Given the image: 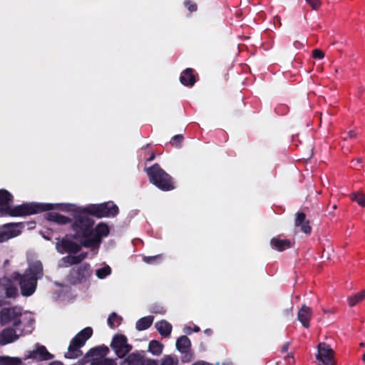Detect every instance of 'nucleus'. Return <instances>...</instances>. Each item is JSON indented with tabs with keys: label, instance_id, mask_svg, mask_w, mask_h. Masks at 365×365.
<instances>
[{
	"label": "nucleus",
	"instance_id": "24",
	"mask_svg": "<svg viewBox=\"0 0 365 365\" xmlns=\"http://www.w3.org/2000/svg\"><path fill=\"white\" fill-rule=\"evenodd\" d=\"M163 345L156 340H152L149 343L148 351L153 355L159 356L163 351Z\"/></svg>",
	"mask_w": 365,
	"mask_h": 365
},
{
	"label": "nucleus",
	"instance_id": "10",
	"mask_svg": "<svg viewBox=\"0 0 365 365\" xmlns=\"http://www.w3.org/2000/svg\"><path fill=\"white\" fill-rule=\"evenodd\" d=\"M24 227L22 223H11L5 225L0 230V242L7 241L20 235Z\"/></svg>",
	"mask_w": 365,
	"mask_h": 365
},
{
	"label": "nucleus",
	"instance_id": "30",
	"mask_svg": "<svg viewBox=\"0 0 365 365\" xmlns=\"http://www.w3.org/2000/svg\"><path fill=\"white\" fill-rule=\"evenodd\" d=\"M178 360L176 357L165 356L162 359L161 365H178Z\"/></svg>",
	"mask_w": 365,
	"mask_h": 365
},
{
	"label": "nucleus",
	"instance_id": "21",
	"mask_svg": "<svg viewBox=\"0 0 365 365\" xmlns=\"http://www.w3.org/2000/svg\"><path fill=\"white\" fill-rule=\"evenodd\" d=\"M190 346V341L186 336H180L176 342V348L182 353H186Z\"/></svg>",
	"mask_w": 365,
	"mask_h": 365
},
{
	"label": "nucleus",
	"instance_id": "45",
	"mask_svg": "<svg viewBox=\"0 0 365 365\" xmlns=\"http://www.w3.org/2000/svg\"><path fill=\"white\" fill-rule=\"evenodd\" d=\"M360 346H361V347L365 346V343L364 342L360 343Z\"/></svg>",
	"mask_w": 365,
	"mask_h": 365
},
{
	"label": "nucleus",
	"instance_id": "25",
	"mask_svg": "<svg viewBox=\"0 0 365 365\" xmlns=\"http://www.w3.org/2000/svg\"><path fill=\"white\" fill-rule=\"evenodd\" d=\"M365 299V289L360 292L348 297V302L350 307H354Z\"/></svg>",
	"mask_w": 365,
	"mask_h": 365
},
{
	"label": "nucleus",
	"instance_id": "28",
	"mask_svg": "<svg viewBox=\"0 0 365 365\" xmlns=\"http://www.w3.org/2000/svg\"><path fill=\"white\" fill-rule=\"evenodd\" d=\"M122 322V317L116 314L115 313H112L108 319V324L110 327L115 328L120 324Z\"/></svg>",
	"mask_w": 365,
	"mask_h": 365
},
{
	"label": "nucleus",
	"instance_id": "32",
	"mask_svg": "<svg viewBox=\"0 0 365 365\" xmlns=\"http://www.w3.org/2000/svg\"><path fill=\"white\" fill-rule=\"evenodd\" d=\"M81 272L79 274V278L86 277L91 275V271L89 269V266L87 264H83L80 268Z\"/></svg>",
	"mask_w": 365,
	"mask_h": 365
},
{
	"label": "nucleus",
	"instance_id": "14",
	"mask_svg": "<svg viewBox=\"0 0 365 365\" xmlns=\"http://www.w3.org/2000/svg\"><path fill=\"white\" fill-rule=\"evenodd\" d=\"M0 292H4L7 297H15L18 294V289L8 278L0 279Z\"/></svg>",
	"mask_w": 365,
	"mask_h": 365
},
{
	"label": "nucleus",
	"instance_id": "15",
	"mask_svg": "<svg viewBox=\"0 0 365 365\" xmlns=\"http://www.w3.org/2000/svg\"><path fill=\"white\" fill-rule=\"evenodd\" d=\"M312 314V309L306 305H303L298 312V319L305 328H309V327Z\"/></svg>",
	"mask_w": 365,
	"mask_h": 365
},
{
	"label": "nucleus",
	"instance_id": "40",
	"mask_svg": "<svg viewBox=\"0 0 365 365\" xmlns=\"http://www.w3.org/2000/svg\"><path fill=\"white\" fill-rule=\"evenodd\" d=\"M50 365H62V364L60 362L56 361V362L51 363Z\"/></svg>",
	"mask_w": 365,
	"mask_h": 365
},
{
	"label": "nucleus",
	"instance_id": "3",
	"mask_svg": "<svg viewBox=\"0 0 365 365\" xmlns=\"http://www.w3.org/2000/svg\"><path fill=\"white\" fill-rule=\"evenodd\" d=\"M43 276V266L40 261L29 262V268L23 276L14 273L12 277L19 280L21 293L24 296L31 295L36 290V282Z\"/></svg>",
	"mask_w": 365,
	"mask_h": 365
},
{
	"label": "nucleus",
	"instance_id": "41",
	"mask_svg": "<svg viewBox=\"0 0 365 365\" xmlns=\"http://www.w3.org/2000/svg\"><path fill=\"white\" fill-rule=\"evenodd\" d=\"M185 333L189 334V333L190 332V328H188V327H185Z\"/></svg>",
	"mask_w": 365,
	"mask_h": 365
},
{
	"label": "nucleus",
	"instance_id": "5",
	"mask_svg": "<svg viewBox=\"0 0 365 365\" xmlns=\"http://www.w3.org/2000/svg\"><path fill=\"white\" fill-rule=\"evenodd\" d=\"M150 181L160 189L168 191L174 188L171 177L158 164L146 169Z\"/></svg>",
	"mask_w": 365,
	"mask_h": 365
},
{
	"label": "nucleus",
	"instance_id": "42",
	"mask_svg": "<svg viewBox=\"0 0 365 365\" xmlns=\"http://www.w3.org/2000/svg\"><path fill=\"white\" fill-rule=\"evenodd\" d=\"M287 350V345L284 346L283 348H282V351H286Z\"/></svg>",
	"mask_w": 365,
	"mask_h": 365
},
{
	"label": "nucleus",
	"instance_id": "38",
	"mask_svg": "<svg viewBox=\"0 0 365 365\" xmlns=\"http://www.w3.org/2000/svg\"><path fill=\"white\" fill-rule=\"evenodd\" d=\"M361 162H362L361 158H358V159H356V160L354 163V165L356 166V164L360 165L361 163Z\"/></svg>",
	"mask_w": 365,
	"mask_h": 365
},
{
	"label": "nucleus",
	"instance_id": "43",
	"mask_svg": "<svg viewBox=\"0 0 365 365\" xmlns=\"http://www.w3.org/2000/svg\"><path fill=\"white\" fill-rule=\"evenodd\" d=\"M194 331H196V332L199 331H200V328L198 327H195Z\"/></svg>",
	"mask_w": 365,
	"mask_h": 365
},
{
	"label": "nucleus",
	"instance_id": "23",
	"mask_svg": "<svg viewBox=\"0 0 365 365\" xmlns=\"http://www.w3.org/2000/svg\"><path fill=\"white\" fill-rule=\"evenodd\" d=\"M121 365H143V360L139 354H132L121 363Z\"/></svg>",
	"mask_w": 365,
	"mask_h": 365
},
{
	"label": "nucleus",
	"instance_id": "26",
	"mask_svg": "<svg viewBox=\"0 0 365 365\" xmlns=\"http://www.w3.org/2000/svg\"><path fill=\"white\" fill-rule=\"evenodd\" d=\"M21 362L18 357L0 356V365H21Z\"/></svg>",
	"mask_w": 365,
	"mask_h": 365
},
{
	"label": "nucleus",
	"instance_id": "36",
	"mask_svg": "<svg viewBox=\"0 0 365 365\" xmlns=\"http://www.w3.org/2000/svg\"><path fill=\"white\" fill-rule=\"evenodd\" d=\"M356 136V133L354 130H350L348 132V138H354Z\"/></svg>",
	"mask_w": 365,
	"mask_h": 365
},
{
	"label": "nucleus",
	"instance_id": "8",
	"mask_svg": "<svg viewBox=\"0 0 365 365\" xmlns=\"http://www.w3.org/2000/svg\"><path fill=\"white\" fill-rule=\"evenodd\" d=\"M108 353L109 349L106 346H100L91 349L90 354L93 356L91 365H115L113 359L105 358Z\"/></svg>",
	"mask_w": 365,
	"mask_h": 365
},
{
	"label": "nucleus",
	"instance_id": "2",
	"mask_svg": "<svg viewBox=\"0 0 365 365\" xmlns=\"http://www.w3.org/2000/svg\"><path fill=\"white\" fill-rule=\"evenodd\" d=\"M13 196L6 190H0V205H5L3 210L5 214L11 216L19 217L34 215L44 210L53 209L52 204L25 203L18 206H11Z\"/></svg>",
	"mask_w": 365,
	"mask_h": 365
},
{
	"label": "nucleus",
	"instance_id": "17",
	"mask_svg": "<svg viewBox=\"0 0 365 365\" xmlns=\"http://www.w3.org/2000/svg\"><path fill=\"white\" fill-rule=\"evenodd\" d=\"M192 72L193 71L191 68H187L184 71L180 78V81L182 84L187 86H192L194 85L195 80Z\"/></svg>",
	"mask_w": 365,
	"mask_h": 365
},
{
	"label": "nucleus",
	"instance_id": "39",
	"mask_svg": "<svg viewBox=\"0 0 365 365\" xmlns=\"http://www.w3.org/2000/svg\"><path fill=\"white\" fill-rule=\"evenodd\" d=\"M319 365H334L331 360L330 361H327V363H322V364H320Z\"/></svg>",
	"mask_w": 365,
	"mask_h": 365
},
{
	"label": "nucleus",
	"instance_id": "20",
	"mask_svg": "<svg viewBox=\"0 0 365 365\" xmlns=\"http://www.w3.org/2000/svg\"><path fill=\"white\" fill-rule=\"evenodd\" d=\"M46 219L59 225H66L71 222L68 217L61 215L56 212H49L46 214Z\"/></svg>",
	"mask_w": 365,
	"mask_h": 365
},
{
	"label": "nucleus",
	"instance_id": "44",
	"mask_svg": "<svg viewBox=\"0 0 365 365\" xmlns=\"http://www.w3.org/2000/svg\"><path fill=\"white\" fill-rule=\"evenodd\" d=\"M154 158H155V155H152L150 156V158H149V160H153L154 159Z\"/></svg>",
	"mask_w": 365,
	"mask_h": 365
},
{
	"label": "nucleus",
	"instance_id": "19",
	"mask_svg": "<svg viewBox=\"0 0 365 365\" xmlns=\"http://www.w3.org/2000/svg\"><path fill=\"white\" fill-rule=\"evenodd\" d=\"M155 327L163 336H169L172 330V325L165 320H162L155 324Z\"/></svg>",
	"mask_w": 365,
	"mask_h": 365
},
{
	"label": "nucleus",
	"instance_id": "27",
	"mask_svg": "<svg viewBox=\"0 0 365 365\" xmlns=\"http://www.w3.org/2000/svg\"><path fill=\"white\" fill-rule=\"evenodd\" d=\"M350 198L356 201L359 205L365 207V194L361 192H356L350 194Z\"/></svg>",
	"mask_w": 365,
	"mask_h": 365
},
{
	"label": "nucleus",
	"instance_id": "1",
	"mask_svg": "<svg viewBox=\"0 0 365 365\" xmlns=\"http://www.w3.org/2000/svg\"><path fill=\"white\" fill-rule=\"evenodd\" d=\"M61 210L71 212L74 218L72 224L73 237L86 247L98 248L103 237L109 234L107 224L101 222L93 227L94 220L89 216L98 218L114 217L118 213V207L112 202L91 204L86 207H78L73 204H61Z\"/></svg>",
	"mask_w": 365,
	"mask_h": 365
},
{
	"label": "nucleus",
	"instance_id": "37",
	"mask_svg": "<svg viewBox=\"0 0 365 365\" xmlns=\"http://www.w3.org/2000/svg\"><path fill=\"white\" fill-rule=\"evenodd\" d=\"M182 139V136L180 135H177L173 137V140L176 142H180Z\"/></svg>",
	"mask_w": 365,
	"mask_h": 365
},
{
	"label": "nucleus",
	"instance_id": "11",
	"mask_svg": "<svg viewBox=\"0 0 365 365\" xmlns=\"http://www.w3.org/2000/svg\"><path fill=\"white\" fill-rule=\"evenodd\" d=\"M53 355L46 350L45 346L36 344L34 350L27 351L26 352L24 359H35L39 360H48L53 359Z\"/></svg>",
	"mask_w": 365,
	"mask_h": 365
},
{
	"label": "nucleus",
	"instance_id": "6",
	"mask_svg": "<svg viewBox=\"0 0 365 365\" xmlns=\"http://www.w3.org/2000/svg\"><path fill=\"white\" fill-rule=\"evenodd\" d=\"M92 333V329L86 327L76 334L71 341L65 356L68 359H76L81 356L82 351L81 348L83 346L86 341L91 336Z\"/></svg>",
	"mask_w": 365,
	"mask_h": 365
},
{
	"label": "nucleus",
	"instance_id": "22",
	"mask_svg": "<svg viewBox=\"0 0 365 365\" xmlns=\"http://www.w3.org/2000/svg\"><path fill=\"white\" fill-rule=\"evenodd\" d=\"M153 322L152 316H148L140 319L136 322V329L139 331H143L150 327Z\"/></svg>",
	"mask_w": 365,
	"mask_h": 365
},
{
	"label": "nucleus",
	"instance_id": "29",
	"mask_svg": "<svg viewBox=\"0 0 365 365\" xmlns=\"http://www.w3.org/2000/svg\"><path fill=\"white\" fill-rule=\"evenodd\" d=\"M111 273V269L108 265L96 269V274L99 279H104Z\"/></svg>",
	"mask_w": 365,
	"mask_h": 365
},
{
	"label": "nucleus",
	"instance_id": "13",
	"mask_svg": "<svg viewBox=\"0 0 365 365\" xmlns=\"http://www.w3.org/2000/svg\"><path fill=\"white\" fill-rule=\"evenodd\" d=\"M317 359L322 363L330 361L333 358V351L330 346L325 343H320L318 345Z\"/></svg>",
	"mask_w": 365,
	"mask_h": 365
},
{
	"label": "nucleus",
	"instance_id": "7",
	"mask_svg": "<svg viewBox=\"0 0 365 365\" xmlns=\"http://www.w3.org/2000/svg\"><path fill=\"white\" fill-rule=\"evenodd\" d=\"M110 346L119 358L124 357L132 349V346L128 343L127 338L122 334L113 337Z\"/></svg>",
	"mask_w": 365,
	"mask_h": 365
},
{
	"label": "nucleus",
	"instance_id": "35",
	"mask_svg": "<svg viewBox=\"0 0 365 365\" xmlns=\"http://www.w3.org/2000/svg\"><path fill=\"white\" fill-rule=\"evenodd\" d=\"M184 4L187 7L189 11H196L197 5L195 3H193V2H192V1H190L189 0H187V1H185Z\"/></svg>",
	"mask_w": 365,
	"mask_h": 365
},
{
	"label": "nucleus",
	"instance_id": "31",
	"mask_svg": "<svg viewBox=\"0 0 365 365\" xmlns=\"http://www.w3.org/2000/svg\"><path fill=\"white\" fill-rule=\"evenodd\" d=\"M160 259H162V256L160 255L143 257V261L148 264H154Z\"/></svg>",
	"mask_w": 365,
	"mask_h": 365
},
{
	"label": "nucleus",
	"instance_id": "9",
	"mask_svg": "<svg viewBox=\"0 0 365 365\" xmlns=\"http://www.w3.org/2000/svg\"><path fill=\"white\" fill-rule=\"evenodd\" d=\"M21 311L18 308L4 309L0 314V324L17 326L20 322Z\"/></svg>",
	"mask_w": 365,
	"mask_h": 365
},
{
	"label": "nucleus",
	"instance_id": "4",
	"mask_svg": "<svg viewBox=\"0 0 365 365\" xmlns=\"http://www.w3.org/2000/svg\"><path fill=\"white\" fill-rule=\"evenodd\" d=\"M56 248L57 251L61 253H69L68 256H66L61 259L59 262L60 267H68L69 265L77 264L82 261L86 257V253H81L78 255H73L76 254L80 247L77 244L68 240L66 238L58 240L56 244Z\"/></svg>",
	"mask_w": 365,
	"mask_h": 365
},
{
	"label": "nucleus",
	"instance_id": "46",
	"mask_svg": "<svg viewBox=\"0 0 365 365\" xmlns=\"http://www.w3.org/2000/svg\"><path fill=\"white\" fill-rule=\"evenodd\" d=\"M362 360L365 362V354L362 356Z\"/></svg>",
	"mask_w": 365,
	"mask_h": 365
},
{
	"label": "nucleus",
	"instance_id": "34",
	"mask_svg": "<svg viewBox=\"0 0 365 365\" xmlns=\"http://www.w3.org/2000/svg\"><path fill=\"white\" fill-rule=\"evenodd\" d=\"M312 55L314 58L322 59L324 57V53L319 49L314 50Z\"/></svg>",
	"mask_w": 365,
	"mask_h": 365
},
{
	"label": "nucleus",
	"instance_id": "47",
	"mask_svg": "<svg viewBox=\"0 0 365 365\" xmlns=\"http://www.w3.org/2000/svg\"><path fill=\"white\" fill-rule=\"evenodd\" d=\"M333 209H334V210L336 209V205L333 206Z\"/></svg>",
	"mask_w": 365,
	"mask_h": 365
},
{
	"label": "nucleus",
	"instance_id": "12",
	"mask_svg": "<svg viewBox=\"0 0 365 365\" xmlns=\"http://www.w3.org/2000/svg\"><path fill=\"white\" fill-rule=\"evenodd\" d=\"M20 324L21 322L17 326L14 327H17L20 325ZM21 333L22 330L19 328H16L15 330L11 328L4 329L0 334V344L5 345L6 344L13 342L19 338Z\"/></svg>",
	"mask_w": 365,
	"mask_h": 365
},
{
	"label": "nucleus",
	"instance_id": "16",
	"mask_svg": "<svg viewBox=\"0 0 365 365\" xmlns=\"http://www.w3.org/2000/svg\"><path fill=\"white\" fill-rule=\"evenodd\" d=\"M295 226L300 227L301 231L305 234H309L312 228L309 226V222L306 220V215L303 212H298L296 215Z\"/></svg>",
	"mask_w": 365,
	"mask_h": 365
},
{
	"label": "nucleus",
	"instance_id": "33",
	"mask_svg": "<svg viewBox=\"0 0 365 365\" xmlns=\"http://www.w3.org/2000/svg\"><path fill=\"white\" fill-rule=\"evenodd\" d=\"M305 1L314 10H317L322 5L321 0H305Z\"/></svg>",
	"mask_w": 365,
	"mask_h": 365
},
{
	"label": "nucleus",
	"instance_id": "18",
	"mask_svg": "<svg viewBox=\"0 0 365 365\" xmlns=\"http://www.w3.org/2000/svg\"><path fill=\"white\" fill-rule=\"evenodd\" d=\"M271 245L273 248L282 252L291 247V242L289 240H281L274 237L271 240Z\"/></svg>",
	"mask_w": 365,
	"mask_h": 365
}]
</instances>
